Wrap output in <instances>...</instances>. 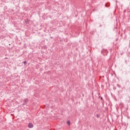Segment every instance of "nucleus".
<instances>
[{
	"label": "nucleus",
	"mask_w": 130,
	"mask_h": 130,
	"mask_svg": "<svg viewBox=\"0 0 130 130\" xmlns=\"http://www.w3.org/2000/svg\"><path fill=\"white\" fill-rule=\"evenodd\" d=\"M5 59H8V58H7V57H6V58H5Z\"/></svg>",
	"instance_id": "12"
},
{
	"label": "nucleus",
	"mask_w": 130,
	"mask_h": 130,
	"mask_svg": "<svg viewBox=\"0 0 130 130\" xmlns=\"http://www.w3.org/2000/svg\"><path fill=\"white\" fill-rule=\"evenodd\" d=\"M96 117H97V118H99V117H100V114H96Z\"/></svg>",
	"instance_id": "5"
},
{
	"label": "nucleus",
	"mask_w": 130,
	"mask_h": 130,
	"mask_svg": "<svg viewBox=\"0 0 130 130\" xmlns=\"http://www.w3.org/2000/svg\"><path fill=\"white\" fill-rule=\"evenodd\" d=\"M67 124H68L69 125H70L71 124V122L70 121H67Z\"/></svg>",
	"instance_id": "6"
},
{
	"label": "nucleus",
	"mask_w": 130,
	"mask_h": 130,
	"mask_svg": "<svg viewBox=\"0 0 130 130\" xmlns=\"http://www.w3.org/2000/svg\"><path fill=\"white\" fill-rule=\"evenodd\" d=\"M117 87H118L119 88H120V85H119V84H117Z\"/></svg>",
	"instance_id": "9"
},
{
	"label": "nucleus",
	"mask_w": 130,
	"mask_h": 130,
	"mask_svg": "<svg viewBox=\"0 0 130 130\" xmlns=\"http://www.w3.org/2000/svg\"><path fill=\"white\" fill-rule=\"evenodd\" d=\"M34 125H33V124L32 123H29L28 124V127L29 128H32Z\"/></svg>",
	"instance_id": "2"
},
{
	"label": "nucleus",
	"mask_w": 130,
	"mask_h": 130,
	"mask_svg": "<svg viewBox=\"0 0 130 130\" xmlns=\"http://www.w3.org/2000/svg\"><path fill=\"white\" fill-rule=\"evenodd\" d=\"M101 53L103 54V55H107L108 51H107V49H103L101 51Z\"/></svg>",
	"instance_id": "1"
},
{
	"label": "nucleus",
	"mask_w": 130,
	"mask_h": 130,
	"mask_svg": "<svg viewBox=\"0 0 130 130\" xmlns=\"http://www.w3.org/2000/svg\"><path fill=\"white\" fill-rule=\"evenodd\" d=\"M100 98H101V100H103V98L100 96Z\"/></svg>",
	"instance_id": "10"
},
{
	"label": "nucleus",
	"mask_w": 130,
	"mask_h": 130,
	"mask_svg": "<svg viewBox=\"0 0 130 130\" xmlns=\"http://www.w3.org/2000/svg\"><path fill=\"white\" fill-rule=\"evenodd\" d=\"M113 89V90H116V87L115 86H114Z\"/></svg>",
	"instance_id": "8"
},
{
	"label": "nucleus",
	"mask_w": 130,
	"mask_h": 130,
	"mask_svg": "<svg viewBox=\"0 0 130 130\" xmlns=\"http://www.w3.org/2000/svg\"><path fill=\"white\" fill-rule=\"evenodd\" d=\"M23 63H24V64H25V65L27 64V61H24L23 62Z\"/></svg>",
	"instance_id": "7"
},
{
	"label": "nucleus",
	"mask_w": 130,
	"mask_h": 130,
	"mask_svg": "<svg viewBox=\"0 0 130 130\" xmlns=\"http://www.w3.org/2000/svg\"><path fill=\"white\" fill-rule=\"evenodd\" d=\"M24 102H25V103H27V102H28V99H24Z\"/></svg>",
	"instance_id": "4"
},
{
	"label": "nucleus",
	"mask_w": 130,
	"mask_h": 130,
	"mask_svg": "<svg viewBox=\"0 0 130 130\" xmlns=\"http://www.w3.org/2000/svg\"><path fill=\"white\" fill-rule=\"evenodd\" d=\"M120 36H121V38H122V34H121Z\"/></svg>",
	"instance_id": "11"
},
{
	"label": "nucleus",
	"mask_w": 130,
	"mask_h": 130,
	"mask_svg": "<svg viewBox=\"0 0 130 130\" xmlns=\"http://www.w3.org/2000/svg\"><path fill=\"white\" fill-rule=\"evenodd\" d=\"M109 6H110V4H109V3H107L105 4V7H106L107 8H108V7H109Z\"/></svg>",
	"instance_id": "3"
}]
</instances>
